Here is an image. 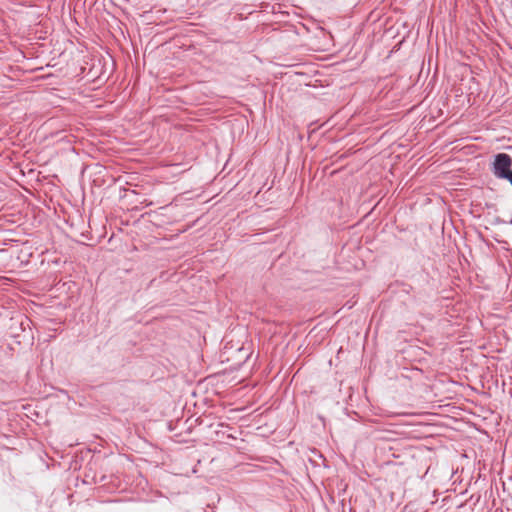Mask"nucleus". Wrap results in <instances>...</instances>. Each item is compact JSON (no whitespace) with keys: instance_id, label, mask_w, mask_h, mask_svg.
<instances>
[{"instance_id":"nucleus-1","label":"nucleus","mask_w":512,"mask_h":512,"mask_svg":"<svg viewBox=\"0 0 512 512\" xmlns=\"http://www.w3.org/2000/svg\"><path fill=\"white\" fill-rule=\"evenodd\" d=\"M512 159L506 153H499L495 156L493 163V173L500 178L503 174L511 170Z\"/></svg>"},{"instance_id":"nucleus-2","label":"nucleus","mask_w":512,"mask_h":512,"mask_svg":"<svg viewBox=\"0 0 512 512\" xmlns=\"http://www.w3.org/2000/svg\"><path fill=\"white\" fill-rule=\"evenodd\" d=\"M501 179H506L510 182L512 185V169L508 171L507 173L503 174V176L500 177Z\"/></svg>"}]
</instances>
